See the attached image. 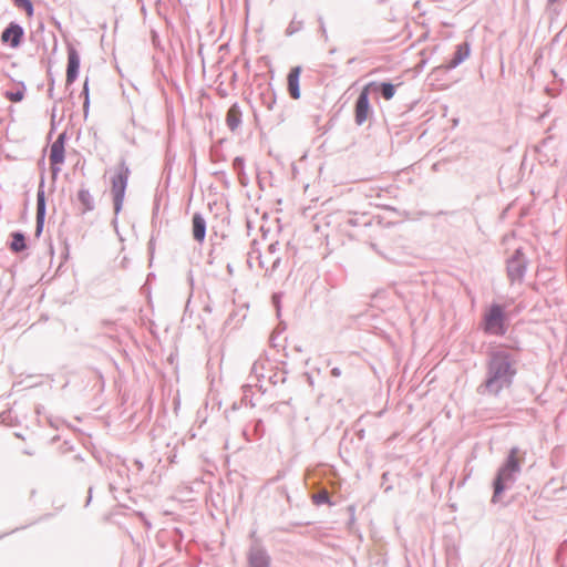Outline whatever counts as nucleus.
I'll return each mask as SVG.
<instances>
[{"mask_svg":"<svg viewBox=\"0 0 567 567\" xmlns=\"http://www.w3.org/2000/svg\"><path fill=\"white\" fill-rule=\"evenodd\" d=\"M128 175H130V168L123 162L121 164L120 171L112 177H128Z\"/></svg>","mask_w":567,"mask_h":567,"instance_id":"nucleus-24","label":"nucleus"},{"mask_svg":"<svg viewBox=\"0 0 567 567\" xmlns=\"http://www.w3.org/2000/svg\"><path fill=\"white\" fill-rule=\"evenodd\" d=\"M83 167H84V162L81 164V161L79 158L78 162L74 165V173L73 174L74 175H78V174L84 175Z\"/></svg>","mask_w":567,"mask_h":567,"instance_id":"nucleus-26","label":"nucleus"},{"mask_svg":"<svg viewBox=\"0 0 567 567\" xmlns=\"http://www.w3.org/2000/svg\"><path fill=\"white\" fill-rule=\"evenodd\" d=\"M302 28H303V21L302 20H296V18H293L290 21V23L288 24V27H287V29L285 31V34L287 37H291L295 33H297L298 31H300Z\"/></svg>","mask_w":567,"mask_h":567,"instance_id":"nucleus-22","label":"nucleus"},{"mask_svg":"<svg viewBox=\"0 0 567 567\" xmlns=\"http://www.w3.org/2000/svg\"><path fill=\"white\" fill-rule=\"evenodd\" d=\"M51 37L53 39V51H55L56 50V45H58L56 38H55L54 33H51Z\"/></svg>","mask_w":567,"mask_h":567,"instance_id":"nucleus-30","label":"nucleus"},{"mask_svg":"<svg viewBox=\"0 0 567 567\" xmlns=\"http://www.w3.org/2000/svg\"><path fill=\"white\" fill-rule=\"evenodd\" d=\"M24 34L23 27L16 21H11L2 30L0 40L3 44L18 49L23 43Z\"/></svg>","mask_w":567,"mask_h":567,"instance_id":"nucleus-4","label":"nucleus"},{"mask_svg":"<svg viewBox=\"0 0 567 567\" xmlns=\"http://www.w3.org/2000/svg\"><path fill=\"white\" fill-rule=\"evenodd\" d=\"M68 65H66V85L73 84L80 72L81 58L79 51L72 45L68 43Z\"/></svg>","mask_w":567,"mask_h":567,"instance_id":"nucleus-6","label":"nucleus"},{"mask_svg":"<svg viewBox=\"0 0 567 567\" xmlns=\"http://www.w3.org/2000/svg\"><path fill=\"white\" fill-rule=\"evenodd\" d=\"M53 90H54V79H50L49 89H48V95L50 99L53 97Z\"/></svg>","mask_w":567,"mask_h":567,"instance_id":"nucleus-29","label":"nucleus"},{"mask_svg":"<svg viewBox=\"0 0 567 567\" xmlns=\"http://www.w3.org/2000/svg\"><path fill=\"white\" fill-rule=\"evenodd\" d=\"M516 374V357L508 348L499 346L489 351L486 363V379L481 388L489 394L497 395L501 391L511 388Z\"/></svg>","mask_w":567,"mask_h":567,"instance_id":"nucleus-1","label":"nucleus"},{"mask_svg":"<svg viewBox=\"0 0 567 567\" xmlns=\"http://www.w3.org/2000/svg\"><path fill=\"white\" fill-rule=\"evenodd\" d=\"M471 45L467 41H464L456 45L455 52L452 59L446 63L445 69L452 70L463 63L470 55Z\"/></svg>","mask_w":567,"mask_h":567,"instance_id":"nucleus-10","label":"nucleus"},{"mask_svg":"<svg viewBox=\"0 0 567 567\" xmlns=\"http://www.w3.org/2000/svg\"><path fill=\"white\" fill-rule=\"evenodd\" d=\"M11 249L16 252L25 249L24 236L20 233H16L12 236Z\"/></svg>","mask_w":567,"mask_h":567,"instance_id":"nucleus-21","label":"nucleus"},{"mask_svg":"<svg viewBox=\"0 0 567 567\" xmlns=\"http://www.w3.org/2000/svg\"><path fill=\"white\" fill-rule=\"evenodd\" d=\"M318 22H319V30H320L321 35L323 37L324 41H328V32H327V29H326V24H324L323 18L322 17H318Z\"/></svg>","mask_w":567,"mask_h":567,"instance_id":"nucleus-25","label":"nucleus"},{"mask_svg":"<svg viewBox=\"0 0 567 567\" xmlns=\"http://www.w3.org/2000/svg\"><path fill=\"white\" fill-rule=\"evenodd\" d=\"M336 51H337L336 48H333V49L330 50V53L334 54Z\"/></svg>","mask_w":567,"mask_h":567,"instance_id":"nucleus-32","label":"nucleus"},{"mask_svg":"<svg viewBox=\"0 0 567 567\" xmlns=\"http://www.w3.org/2000/svg\"><path fill=\"white\" fill-rule=\"evenodd\" d=\"M81 96L84 97V101H83V113H84V116L86 117L87 114H89V110H90L89 78H86L84 83H83V87H82V91H81Z\"/></svg>","mask_w":567,"mask_h":567,"instance_id":"nucleus-18","label":"nucleus"},{"mask_svg":"<svg viewBox=\"0 0 567 567\" xmlns=\"http://www.w3.org/2000/svg\"><path fill=\"white\" fill-rule=\"evenodd\" d=\"M66 138H68V134H66V131H64L58 135V137L54 142L60 143L65 146Z\"/></svg>","mask_w":567,"mask_h":567,"instance_id":"nucleus-28","label":"nucleus"},{"mask_svg":"<svg viewBox=\"0 0 567 567\" xmlns=\"http://www.w3.org/2000/svg\"><path fill=\"white\" fill-rule=\"evenodd\" d=\"M65 159V146L53 142L51 144L49 161L51 166L52 176L56 177L60 172V165L64 163Z\"/></svg>","mask_w":567,"mask_h":567,"instance_id":"nucleus-8","label":"nucleus"},{"mask_svg":"<svg viewBox=\"0 0 567 567\" xmlns=\"http://www.w3.org/2000/svg\"><path fill=\"white\" fill-rule=\"evenodd\" d=\"M13 4L25 12L28 17L34 13V7L31 0H12Z\"/></svg>","mask_w":567,"mask_h":567,"instance_id":"nucleus-19","label":"nucleus"},{"mask_svg":"<svg viewBox=\"0 0 567 567\" xmlns=\"http://www.w3.org/2000/svg\"><path fill=\"white\" fill-rule=\"evenodd\" d=\"M241 110L238 103H234L227 111L226 124L231 132H235L241 124Z\"/></svg>","mask_w":567,"mask_h":567,"instance_id":"nucleus-12","label":"nucleus"},{"mask_svg":"<svg viewBox=\"0 0 567 567\" xmlns=\"http://www.w3.org/2000/svg\"><path fill=\"white\" fill-rule=\"evenodd\" d=\"M328 501V494L326 492L315 495V502L320 504Z\"/></svg>","mask_w":567,"mask_h":567,"instance_id":"nucleus-27","label":"nucleus"},{"mask_svg":"<svg viewBox=\"0 0 567 567\" xmlns=\"http://www.w3.org/2000/svg\"><path fill=\"white\" fill-rule=\"evenodd\" d=\"M125 179H114L112 186V193L114 197L115 210L118 212L123 202L125 193Z\"/></svg>","mask_w":567,"mask_h":567,"instance_id":"nucleus-14","label":"nucleus"},{"mask_svg":"<svg viewBox=\"0 0 567 567\" xmlns=\"http://www.w3.org/2000/svg\"><path fill=\"white\" fill-rule=\"evenodd\" d=\"M25 91V84L23 82H20L19 87L16 91H6L3 95L10 102L18 103L23 100Z\"/></svg>","mask_w":567,"mask_h":567,"instance_id":"nucleus-17","label":"nucleus"},{"mask_svg":"<svg viewBox=\"0 0 567 567\" xmlns=\"http://www.w3.org/2000/svg\"><path fill=\"white\" fill-rule=\"evenodd\" d=\"M483 329L493 336H504L507 331L506 315L499 305H492L484 313Z\"/></svg>","mask_w":567,"mask_h":567,"instance_id":"nucleus-2","label":"nucleus"},{"mask_svg":"<svg viewBox=\"0 0 567 567\" xmlns=\"http://www.w3.org/2000/svg\"><path fill=\"white\" fill-rule=\"evenodd\" d=\"M302 72V68L300 65L293 66L290 69L287 75V90L289 95L293 100L300 99V75Z\"/></svg>","mask_w":567,"mask_h":567,"instance_id":"nucleus-9","label":"nucleus"},{"mask_svg":"<svg viewBox=\"0 0 567 567\" xmlns=\"http://www.w3.org/2000/svg\"><path fill=\"white\" fill-rule=\"evenodd\" d=\"M54 117H55V114L53 113L52 114V128L54 127Z\"/></svg>","mask_w":567,"mask_h":567,"instance_id":"nucleus-31","label":"nucleus"},{"mask_svg":"<svg viewBox=\"0 0 567 567\" xmlns=\"http://www.w3.org/2000/svg\"><path fill=\"white\" fill-rule=\"evenodd\" d=\"M45 216V193L44 182L42 181L38 190V205H37V236L42 231Z\"/></svg>","mask_w":567,"mask_h":567,"instance_id":"nucleus-11","label":"nucleus"},{"mask_svg":"<svg viewBox=\"0 0 567 567\" xmlns=\"http://www.w3.org/2000/svg\"><path fill=\"white\" fill-rule=\"evenodd\" d=\"M519 450L513 447L509 452L506 463L498 471L497 477L494 483V497L499 495L505 488V482L513 478V474L519 471L520 457Z\"/></svg>","mask_w":567,"mask_h":567,"instance_id":"nucleus-3","label":"nucleus"},{"mask_svg":"<svg viewBox=\"0 0 567 567\" xmlns=\"http://www.w3.org/2000/svg\"><path fill=\"white\" fill-rule=\"evenodd\" d=\"M276 92L271 85L265 86L259 93V100L261 104L269 111H271L276 104Z\"/></svg>","mask_w":567,"mask_h":567,"instance_id":"nucleus-15","label":"nucleus"},{"mask_svg":"<svg viewBox=\"0 0 567 567\" xmlns=\"http://www.w3.org/2000/svg\"><path fill=\"white\" fill-rule=\"evenodd\" d=\"M30 41L37 44L38 50H42L43 53L48 52V47L44 42V23L39 22L37 28L30 33Z\"/></svg>","mask_w":567,"mask_h":567,"instance_id":"nucleus-13","label":"nucleus"},{"mask_svg":"<svg viewBox=\"0 0 567 567\" xmlns=\"http://www.w3.org/2000/svg\"><path fill=\"white\" fill-rule=\"evenodd\" d=\"M78 199L82 204V212L85 213L92 209V198L86 190H80L78 194Z\"/></svg>","mask_w":567,"mask_h":567,"instance_id":"nucleus-20","label":"nucleus"},{"mask_svg":"<svg viewBox=\"0 0 567 567\" xmlns=\"http://www.w3.org/2000/svg\"><path fill=\"white\" fill-rule=\"evenodd\" d=\"M233 167L237 173L238 177H245V161L241 157H236L233 161Z\"/></svg>","mask_w":567,"mask_h":567,"instance_id":"nucleus-23","label":"nucleus"},{"mask_svg":"<svg viewBox=\"0 0 567 567\" xmlns=\"http://www.w3.org/2000/svg\"><path fill=\"white\" fill-rule=\"evenodd\" d=\"M206 234V225L205 220L199 215H194L193 217V236L194 238L202 243L205 238Z\"/></svg>","mask_w":567,"mask_h":567,"instance_id":"nucleus-16","label":"nucleus"},{"mask_svg":"<svg viewBox=\"0 0 567 567\" xmlns=\"http://www.w3.org/2000/svg\"><path fill=\"white\" fill-rule=\"evenodd\" d=\"M363 89H367L369 94L372 92L380 94L386 101L393 99L396 93V85L389 81H371L367 83Z\"/></svg>","mask_w":567,"mask_h":567,"instance_id":"nucleus-7","label":"nucleus"},{"mask_svg":"<svg viewBox=\"0 0 567 567\" xmlns=\"http://www.w3.org/2000/svg\"><path fill=\"white\" fill-rule=\"evenodd\" d=\"M373 114L370 103V94L367 89H361L354 103V122L361 126Z\"/></svg>","mask_w":567,"mask_h":567,"instance_id":"nucleus-5","label":"nucleus"}]
</instances>
